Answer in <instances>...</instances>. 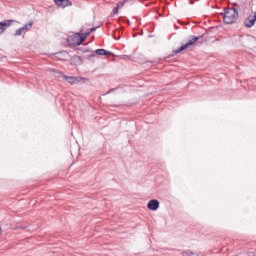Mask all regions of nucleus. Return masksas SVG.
<instances>
[{
	"instance_id": "6",
	"label": "nucleus",
	"mask_w": 256,
	"mask_h": 256,
	"mask_svg": "<svg viewBox=\"0 0 256 256\" xmlns=\"http://www.w3.org/2000/svg\"><path fill=\"white\" fill-rule=\"evenodd\" d=\"M62 79L64 81H66L67 83H69L70 85H75L76 83H79V81H81V77H75V76H66V75H63L62 76Z\"/></svg>"
},
{
	"instance_id": "4",
	"label": "nucleus",
	"mask_w": 256,
	"mask_h": 256,
	"mask_svg": "<svg viewBox=\"0 0 256 256\" xmlns=\"http://www.w3.org/2000/svg\"><path fill=\"white\" fill-rule=\"evenodd\" d=\"M15 23V20H4L0 22V35H3Z\"/></svg>"
},
{
	"instance_id": "14",
	"label": "nucleus",
	"mask_w": 256,
	"mask_h": 256,
	"mask_svg": "<svg viewBox=\"0 0 256 256\" xmlns=\"http://www.w3.org/2000/svg\"><path fill=\"white\" fill-rule=\"evenodd\" d=\"M75 59H76L77 61H79V60H80V58H79V57H77V56L75 57Z\"/></svg>"
},
{
	"instance_id": "2",
	"label": "nucleus",
	"mask_w": 256,
	"mask_h": 256,
	"mask_svg": "<svg viewBox=\"0 0 256 256\" xmlns=\"http://www.w3.org/2000/svg\"><path fill=\"white\" fill-rule=\"evenodd\" d=\"M237 17H239V12H237L236 9L229 8L225 10L223 20L227 25H231V23H235L237 21Z\"/></svg>"
},
{
	"instance_id": "11",
	"label": "nucleus",
	"mask_w": 256,
	"mask_h": 256,
	"mask_svg": "<svg viewBox=\"0 0 256 256\" xmlns=\"http://www.w3.org/2000/svg\"><path fill=\"white\" fill-rule=\"evenodd\" d=\"M119 13V8L116 6V8L113 9V15H117Z\"/></svg>"
},
{
	"instance_id": "3",
	"label": "nucleus",
	"mask_w": 256,
	"mask_h": 256,
	"mask_svg": "<svg viewBox=\"0 0 256 256\" xmlns=\"http://www.w3.org/2000/svg\"><path fill=\"white\" fill-rule=\"evenodd\" d=\"M255 22H256V11L255 12L252 11L250 13V15L245 19L244 25L248 29H251V27H253V25H255Z\"/></svg>"
},
{
	"instance_id": "8",
	"label": "nucleus",
	"mask_w": 256,
	"mask_h": 256,
	"mask_svg": "<svg viewBox=\"0 0 256 256\" xmlns=\"http://www.w3.org/2000/svg\"><path fill=\"white\" fill-rule=\"evenodd\" d=\"M159 202L156 199H152L148 202L147 207L150 211H157L159 209Z\"/></svg>"
},
{
	"instance_id": "7",
	"label": "nucleus",
	"mask_w": 256,
	"mask_h": 256,
	"mask_svg": "<svg viewBox=\"0 0 256 256\" xmlns=\"http://www.w3.org/2000/svg\"><path fill=\"white\" fill-rule=\"evenodd\" d=\"M31 27H33V22H29L28 24H26L23 27L16 30L15 36L16 37L21 36L23 34V31H29V29H31Z\"/></svg>"
},
{
	"instance_id": "12",
	"label": "nucleus",
	"mask_w": 256,
	"mask_h": 256,
	"mask_svg": "<svg viewBox=\"0 0 256 256\" xmlns=\"http://www.w3.org/2000/svg\"><path fill=\"white\" fill-rule=\"evenodd\" d=\"M123 5H125V1L119 2V3L117 4V7L120 9V7H123Z\"/></svg>"
},
{
	"instance_id": "15",
	"label": "nucleus",
	"mask_w": 256,
	"mask_h": 256,
	"mask_svg": "<svg viewBox=\"0 0 256 256\" xmlns=\"http://www.w3.org/2000/svg\"><path fill=\"white\" fill-rule=\"evenodd\" d=\"M1 233H3V230L0 228V235H1Z\"/></svg>"
},
{
	"instance_id": "5",
	"label": "nucleus",
	"mask_w": 256,
	"mask_h": 256,
	"mask_svg": "<svg viewBox=\"0 0 256 256\" xmlns=\"http://www.w3.org/2000/svg\"><path fill=\"white\" fill-rule=\"evenodd\" d=\"M196 41H199V37H193L189 42L182 45L178 50H175V53H181V51H185V49H189L191 45H195Z\"/></svg>"
},
{
	"instance_id": "10",
	"label": "nucleus",
	"mask_w": 256,
	"mask_h": 256,
	"mask_svg": "<svg viewBox=\"0 0 256 256\" xmlns=\"http://www.w3.org/2000/svg\"><path fill=\"white\" fill-rule=\"evenodd\" d=\"M95 53H96V55H113L112 52L107 51V50H105V49H97V50L95 51Z\"/></svg>"
},
{
	"instance_id": "13",
	"label": "nucleus",
	"mask_w": 256,
	"mask_h": 256,
	"mask_svg": "<svg viewBox=\"0 0 256 256\" xmlns=\"http://www.w3.org/2000/svg\"><path fill=\"white\" fill-rule=\"evenodd\" d=\"M96 28H91L90 29V33H93V31H95Z\"/></svg>"
},
{
	"instance_id": "9",
	"label": "nucleus",
	"mask_w": 256,
	"mask_h": 256,
	"mask_svg": "<svg viewBox=\"0 0 256 256\" xmlns=\"http://www.w3.org/2000/svg\"><path fill=\"white\" fill-rule=\"evenodd\" d=\"M57 6L62 7V9H65V7H69L71 5L69 0H54Z\"/></svg>"
},
{
	"instance_id": "1",
	"label": "nucleus",
	"mask_w": 256,
	"mask_h": 256,
	"mask_svg": "<svg viewBox=\"0 0 256 256\" xmlns=\"http://www.w3.org/2000/svg\"><path fill=\"white\" fill-rule=\"evenodd\" d=\"M90 35L91 32H86L85 34L77 33L68 37L67 41L72 47H79V45H81V43H83V41H85V39H87Z\"/></svg>"
}]
</instances>
